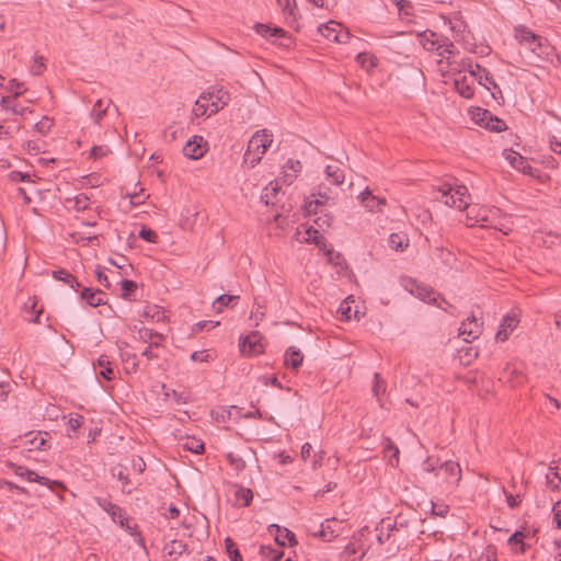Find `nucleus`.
I'll return each mask as SVG.
<instances>
[{
    "label": "nucleus",
    "instance_id": "f257e3e1",
    "mask_svg": "<svg viewBox=\"0 0 561 561\" xmlns=\"http://www.w3.org/2000/svg\"><path fill=\"white\" fill-rule=\"evenodd\" d=\"M401 285L411 295L426 304L435 305L445 311L447 309L446 307L443 306V304H445L446 306H450V304L444 297L437 294L431 286L417 283L413 278L402 277Z\"/></svg>",
    "mask_w": 561,
    "mask_h": 561
},
{
    "label": "nucleus",
    "instance_id": "f03ea898",
    "mask_svg": "<svg viewBox=\"0 0 561 561\" xmlns=\"http://www.w3.org/2000/svg\"><path fill=\"white\" fill-rule=\"evenodd\" d=\"M439 201L450 207L465 210L470 205V195L465 185L454 187L450 183H445L439 187Z\"/></svg>",
    "mask_w": 561,
    "mask_h": 561
},
{
    "label": "nucleus",
    "instance_id": "7ed1b4c3",
    "mask_svg": "<svg viewBox=\"0 0 561 561\" xmlns=\"http://www.w3.org/2000/svg\"><path fill=\"white\" fill-rule=\"evenodd\" d=\"M272 141V135L266 129L257 130L249 140L244 159H250L251 164L255 165L261 161L262 156L271 146Z\"/></svg>",
    "mask_w": 561,
    "mask_h": 561
},
{
    "label": "nucleus",
    "instance_id": "20e7f679",
    "mask_svg": "<svg viewBox=\"0 0 561 561\" xmlns=\"http://www.w3.org/2000/svg\"><path fill=\"white\" fill-rule=\"evenodd\" d=\"M8 467L12 470V472L22 478L25 479L28 482H37L42 485H45L49 489H54V486L59 485L60 483L58 481H51L46 477L37 474L35 471L28 469L25 466L16 465L14 462H8Z\"/></svg>",
    "mask_w": 561,
    "mask_h": 561
},
{
    "label": "nucleus",
    "instance_id": "39448f33",
    "mask_svg": "<svg viewBox=\"0 0 561 561\" xmlns=\"http://www.w3.org/2000/svg\"><path fill=\"white\" fill-rule=\"evenodd\" d=\"M473 118L480 126L491 131L500 133L507 128L504 121L494 116L488 110L477 108V112L473 114Z\"/></svg>",
    "mask_w": 561,
    "mask_h": 561
},
{
    "label": "nucleus",
    "instance_id": "423d86ee",
    "mask_svg": "<svg viewBox=\"0 0 561 561\" xmlns=\"http://www.w3.org/2000/svg\"><path fill=\"white\" fill-rule=\"evenodd\" d=\"M240 351L243 355L252 356L264 351L262 336L257 331H253L245 336H240Z\"/></svg>",
    "mask_w": 561,
    "mask_h": 561
},
{
    "label": "nucleus",
    "instance_id": "0eeeda50",
    "mask_svg": "<svg viewBox=\"0 0 561 561\" xmlns=\"http://www.w3.org/2000/svg\"><path fill=\"white\" fill-rule=\"evenodd\" d=\"M201 99L210 101V111L208 116L216 114L219 110L228 104L230 95L224 89H213L202 93Z\"/></svg>",
    "mask_w": 561,
    "mask_h": 561
},
{
    "label": "nucleus",
    "instance_id": "6e6552de",
    "mask_svg": "<svg viewBox=\"0 0 561 561\" xmlns=\"http://www.w3.org/2000/svg\"><path fill=\"white\" fill-rule=\"evenodd\" d=\"M318 31L323 37L336 43H345L350 37L348 32L343 30L341 24L334 21L321 24Z\"/></svg>",
    "mask_w": 561,
    "mask_h": 561
},
{
    "label": "nucleus",
    "instance_id": "1a4fd4ad",
    "mask_svg": "<svg viewBox=\"0 0 561 561\" xmlns=\"http://www.w3.org/2000/svg\"><path fill=\"white\" fill-rule=\"evenodd\" d=\"M516 38L520 44L529 47V49L536 55H541L543 51L541 49L542 38L531 31L522 27L516 30Z\"/></svg>",
    "mask_w": 561,
    "mask_h": 561
},
{
    "label": "nucleus",
    "instance_id": "9d476101",
    "mask_svg": "<svg viewBox=\"0 0 561 561\" xmlns=\"http://www.w3.org/2000/svg\"><path fill=\"white\" fill-rule=\"evenodd\" d=\"M482 333V323L476 316L467 318L459 328V335L463 336L466 342L478 339Z\"/></svg>",
    "mask_w": 561,
    "mask_h": 561
},
{
    "label": "nucleus",
    "instance_id": "9b49d317",
    "mask_svg": "<svg viewBox=\"0 0 561 561\" xmlns=\"http://www.w3.org/2000/svg\"><path fill=\"white\" fill-rule=\"evenodd\" d=\"M477 79L476 70H470V75H463L459 78L455 79V89L456 91L465 99H470L474 93V81Z\"/></svg>",
    "mask_w": 561,
    "mask_h": 561
},
{
    "label": "nucleus",
    "instance_id": "f8f14e48",
    "mask_svg": "<svg viewBox=\"0 0 561 561\" xmlns=\"http://www.w3.org/2000/svg\"><path fill=\"white\" fill-rule=\"evenodd\" d=\"M206 145L207 142L202 136H194L183 147V153L193 160L201 159L206 152Z\"/></svg>",
    "mask_w": 561,
    "mask_h": 561
},
{
    "label": "nucleus",
    "instance_id": "ddd939ff",
    "mask_svg": "<svg viewBox=\"0 0 561 561\" xmlns=\"http://www.w3.org/2000/svg\"><path fill=\"white\" fill-rule=\"evenodd\" d=\"M519 319L516 313H507L501 321L500 329L496 332V341L504 342L508 334L517 327Z\"/></svg>",
    "mask_w": 561,
    "mask_h": 561
},
{
    "label": "nucleus",
    "instance_id": "4468645a",
    "mask_svg": "<svg viewBox=\"0 0 561 561\" xmlns=\"http://www.w3.org/2000/svg\"><path fill=\"white\" fill-rule=\"evenodd\" d=\"M268 530L271 534H275V541L277 545L284 547L286 541L289 542V546L297 545V540L295 539V534L285 527H280L276 524H272L268 526Z\"/></svg>",
    "mask_w": 561,
    "mask_h": 561
},
{
    "label": "nucleus",
    "instance_id": "2eb2a0df",
    "mask_svg": "<svg viewBox=\"0 0 561 561\" xmlns=\"http://www.w3.org/2000/svg\"><path fill=\"white\" fill-rule=\"evenodd\" d=\"M505 159L510 162V164L523 172L524 174H530L531 167L528 161L518 152L514 150H505L504 151Z\"/></svg>",
    "mask_w": 561,
    "mask_h": 561
},
{
    "label": "nucleus",
    "instance_id": "dca6fc26",
    "mask_svg": "<svg viewBox=\"0 0 561 561\" xmlns=\"http://www.w3.org/2000/svg\"><path fill=\"white\" fill-rule=\"evenodd\" d=\"M561 482V459L552 461L549 466V472L546 474L547 486L551 490H558Z\"/></svg>",
    "mask_w": 561,
    "mask_h": 561
},
{
    "label": "nucleus",
    "instance_id": "f3484780",
    "mask_svg": "<svg viewBox=\"0 0 561 561\" xmlns=\"http://www.w3.org/2000/svg\"><path fill=\"white\" fill-rule=\"evenodd\" d=\"M304 355L299 348L290 346L285 352L284 363L287 367L298 369L302 364Z\"/></svg>",
    "mask_w": 561,
    "mask_h": 561
},
{
    "label": "nucleus",
    "instance_id": "a211bd4d",
    "mask_svg": "<svg viewBox=\"0 0 561 561\" xmlns=\"http://www.w3.org/2000/svg\"><path fill=\"white\" fill-rule=\"evenodd\" d=\"M103 291L100 289H91L84 287L81 291L80 298L84 300L91 307H99L104 304L102 298Z\"/></svg>",
    "mask_w": 561,
    "mask_h": 561
},
{
    "label": "nucleus",
    "instance_id": "6ab92c4d",
    "mask_svg": "<svg viewBox=\"0 0 561 561\" xmlns=\"http://www.w3.org/2000/svg\"><path fill=\"white\" fill-rule=\"evenodd\" d=\"M255 32L261 36L271 39V38H282L285 37L286 32L280 27H272L266 24L257 23L254 26Z\"/></svg>",
    "mask_w": 561,
    "mask_h": 561
},
{
    "label": "nucleus",
    "instance_id": "aec40b11",
    "mask_svg": "<svg viewBox=\"0 0 561 561\" xmlns=\"http://www.w3.org/2000/svg\"><path fill=\"white\" fill-rule=\"evenodd\" d=\"M99 367V375L102 376L105 380H113L115 378V374L113 368L111 367V362L106 355H101L96 364H94V368Z\"/></svg>",
    "mask_w": 561,
    "mask_h": 561
},
{
    "label": "nucleus",
    "instance_id": "412c9836",
    "mask_svg": "<svg viewBox=\"0 0 561 561\" xmlns=\"http://www.w3.org/2000/svg\"><path fill=\"white\" fill-rule=\"evenodd\" d=\"M95 502L102 510H104L112 517L113 522L116 523L117 517H122V508L118 505L108 501L107 499L98 496L95 497Z\"/></svg>",
    "mask_w": 561,
    "mask_h": 561
},
{
    "label": "nucleus",
    "instance_id": "4be33fe9",
    "mask_svg": "<svg viewBox=\"0 0 561 561\" xmlns=\"http://www.w3.org/2000/svg\"><path fill=\"white\" fill-rule=\"evenodd\" d=\"M239 299H240V297L238 295H227V294L220 295L213 302V309L216 312H221L224 310V308L232 307V306L237 305Z\"/></svg>",
    "mask_w": 561,
    "mask_h": 561
},
{
    "label": "nucleus",
    "instance_id": "5701e85b",
    "mask_svg": "<svg viewBox=\"0 0 561 561\" xmlns=\"http://www.w3.org/2000/svg\"><path fill=\"white\" fill-rule=\"evenodd\" d=\"M279 191V185L277 182H271L262 192L261 199L266 205H275L278 201L277 195Z\"/></svg>",
    "mask_w": 561,
    "mask_h": 561
},
{
    "label": "nucleus",
    "instance_id": "b1692460",
    "mask_svg": "<svg viewBox=\"0 0 561 561\" xmlns=\"http://www.w3.org/2000/svg\"><path fill=\"white\" fill-rule=\"evenodd\" d=\"M53 277L57 280H60L67 285H69L71 288H73L76 291L78 290V288L80 287V284L79 282L77 280V278L70 274L69 272H67L66 270L64 268H60V270H57V271H54L53 272Z\"/></svg>",
    "mask_w": 561,
    "mask_h": 561
},
{
    "label": "nucleus",
    "instance_id": "393cba45",
    "mask_svg": "<svg viewBox=\"0 0 561 561\" xmlns=\"http://www.w3.org/2000/svg\"><path fill=\"white\" fill-rule=\"evenodd\" d=\"M383 454L388 456V462L392 467H397L399 465V448L394 445V443L390 438H386V445L383 446Z\"/></svg>",
    "mask_w": 561,
    "mask_h": 561
},
{
    "label": "nucleus",
    "instance_id": "a878e982",
    "mask_svg": "<svg viewBox=\"0 0 561 561\" xmlns=\"http://www.w3.org/2000/svg\"><path fill=\"white\" fill-rule=\"evenodd\" d=\"M312 196H317L316 199L313 201H309L307 202V209L309 211H317V207L320 206V205H323L325 202H328L330 199V195H329V190L328 188H324V191H322L321 187H319V191L318 193H313Z\"/></svg>",
    "mask_w": 561,
    "mask_h": 561
},
{
    "label": "nucleus",
    "instance_id": "bb28decb",
    "mask_svg": "<svg viewBox=\"0 0 561 561\" xmlns=\"http://www.w3.org/2000/svg\"><path fill=\"white\" fill-rule=\"evenodd\" d=\"M436 47L437 48L435 50L443 58L449 59L450 56L455 54V45L447 37L438 39Z\"/></svg>",
    "mask_w": 561,
    "mask_h": 561
},
{
    "label": "nucleus",
    "instance_id": "cd10ccee",
    "mask_svg": "<svg viewBox=\"0 0 561 561\" xmlns=\"http://www.w3.org/2000/svg\"><path fill=\"white\" fill-rule=\"evenodd\" d=\"M187 549V545L182 540H172L165 545L164 550L170 556L176 559L183 554Z\"/></svg>",
    "mask_w": 561,
    "mask_h": 561
},
{
    "label": "nucleus",
    "instance_id": "c85d7f7f",
    "mask_svg": "<svg viewBox=\"0 0 561 561\" xmlns=\"http://www.w3.org/2000/svg\"><path fill=\"white\" fill-rule=\"evenodd\" d=\"M358 198L360 199V203L364 205V207L367 208L368 210L375 209V205L368 204V201L377 202V204H386L385 198L374 196L368 187H366L365 191L358 195Z\"/></svg>",
    "mask_w": 561,
    "mask_h": 561
},
{
    "label": "nucleus",
    "instance_id": "c756f323",
    "mask_svg": "<svg viewBox=\"0 0 561 561\" xmlns=\"http://www.w3.org/2000/svg\"><path fill=\"white\" fill-rule=\"evenodd\" d=\"M327 179L335 185H340L344 182V172L337 167L330 164L325 168Z\"/></svg>",
    "mask_w": 561,
    "mask_h": 561
},
{
    "label": "nucleus",
    "instance_id": "7c9ffc66",
    "mask_svg": "<svg viewBox=\"0 0 561 561\" xmlns=\"http://www.w3.org/2000/svg\"><path fill=\"white\" fill-rule=\"evenodd\" d=\"M476 69L479 72L483 73V76L479 73L477 76L480 84L484 85L488 90H490L491 88L499 89V85L495 83L492 76L486 69L482 68L479 64H476Z\"/></svg>",
    "mask_w": 561,
    "mask_h": 561
},
{
    "label": "nucleus",
    "instance_id": "2f4dec72",
    "mask_svg": "<svg viewBox=\"0 0 561 561\" xmlns=\"http://www.w3.org/2000/svg\"><path fill=\"white\" fill-rule=\"evenodd\" d=\"M278 5L282 8L286 19L289 23L296 21V2L295 0H277Z\"/></svg>",
    "mask_w": 561,
    "mask_h": 561
},
{
    "label": "nucleus",
    "instance_id": "473e14b6",
    "mask_svg": "<svg viewBox=\"0 0 561 561\" xmlns=\"http://www.w3.org/2000/svg\"><path fill=\"white\" fill-rule=\"evenodd\" d=\"M437 35L434 32H424L420 34V43L426 50H435L438 43Z\"/></svg>",
    "mask_w": 561,
    "mask_h": 561
},
{
    "label": "nucleus",
    "instance_id": "72a5a7b5",
    "mask_svg": "<svg viewBox=\"0 0 561 561\" xmlns=\"http://www.w3.org/2000/svg\"><path fill=\"white\" fill-rule=\"evenodd\" d=\"M409 244V239L401 233H391L389 236V245L396 251H403Z\"/></svg>",
    "mask_w": 561,
    "mask_h": 561
},
{
    "label": "nucleus",
    "instance_id": "f704fd0d",
    "mask_svg": "<svg viewBox=\"0 0 561 561\" xmlns=\"http://www.w3.org/2000/svg\"><path fill=\"white\" fill-rule=\"evenodd\" d=\"M234 496L237 502H239L241 506H249L253 499V493L248 488L239 486L236 490Z\"/></svg>",
    "mask_w": 561,
    "mask_h": 561
},
{
    "label": "nucleus",
    "instance_id": "c9c22d12",
    "mask_svg": "<svg viewBox=\"0 0 561 561\" xmlns=\"http://www.w3.org/2000/svg\"><path fill=\"white\" fill-rule=\"evenodd\" d=\"M111 101H107L106 106L104 105L103 100H98L94 104L92 111H91V118L99 124L101 119L106 114L107 106L110 105Z\"/></svg>",
    "mask_w": 561,
    "mask_h": 561
},
{
    "label": "nucleus",
    "instance_id": "e433bc0d",
    "mask_svg": "<svg viewBox=\"0 0 561 561\" xmlns=\"http://www.w3.org/2000/svg\"><path fill=\"white\" fill-rule=\"evenodd\" d=\"M440 470H443L448 477H456V481L460 480L461 469L459 463L454 461H445L440 465Z\"/></svg>",
    "mask_w": 561,
    "mask_h": 561
},
{
    "label": "nucleus",
    "instance_id": "4c0bfd02",
    "mask_svg": "<svg viewBox=\"0 0 561 561\" xmlns=\"http://www.w3.org/2000/svg\"><path fill=\"white\" fill-rule=\"evenodd\" d=\"M225 546L230 561H243L236 542L231 538L225 539Z\"/></svg>",
    "mask_w": 561,
    "mask_h": 561
},
{
    "label": "nucleus",
    "instance_id": "58836bf2",
    "mask_svg": "<svg viewBox=\"0 0 561 561\" xmlns=\"http://www.w3.org/2000/svg\"><path fill=\"white\" fill-rule=\"evenodd\" d=\"M49 434L47 432L45 433H37L34 435V437L30 440V445L34 449L45 450L49 446L47 445Z\"/></svg>",
    "mask_w": 561,
    "mask_h": 561
},
{
    "label": "nucleus",
    "instance_id": "ea45409f",
    "mask_svg": "<svg viewBox=\"0 0 561 561\" xmlns=\"http://www.w3.org/2000/svg\"><path fill=\"white\" fill-rule=\"evenodd\" d=\"M261 554L268 559L270 561H279L284 552L282 550L275 549L271 546H262L260 549Z\"/></svg>",
    "mask_w": 561,
    "mask_h": 561
},
{
    "label": "nucleus",
    "instance_id": "a19ab883",
    "mask_svg": "<svg viewBox=\"0 0 561 561\" xmlns=\"http://www.w3.org/2000/svg\"><path fill=\"white\" fill-rule=\"evenodd\" d=\"M339 313L341 314V320L348 321L353 317L357 318L358 311L355 310L353 312L351 302L346 299V300L341 302V305L339 307Z\"/></svg>",
    "mask_w": 561,
    "mask_h": 561
},
{
    "label": "nucleus",
    "instance_id": "79ce46f5",
    "mask_svg": "<svg viewBox=\"0 0 561 561\" xmlns=\"http://www.w3.org/2000/svg\"><path fill=\"white\" fill-rule=\"evenodd\" d=\"M226 459L228 460L229 465L237 471L241 472L245 468V461L243 458L239 455H236L233 453H228L226 455Z\"/></svg>",
    "mask_w": 561,
    "mask_h": 561
},
{
    "label": "nucleus",
    "instance_id": "37998d69",
    "mask_svg": "<svg viewBox=\"0 0 561 561\" xmlns=\"http://www.w3.org/2000/svg\"><path fill=\"white\" fill-rule=\"evenodd\" d=\"M144 316L157 322L163 321L165 318L164 311L158 306H148L144 311Z\"/></svg>",
    "mask_w": 561,
    "mask_h": 561
},
{
    "label": "nucleus",
    "instance_id": "c03bdc74",
    "mask_svg": "<svg viewBox=\"0 0 561 561\" xmlns=\"http://www.w3.org/2000/svg\"><path fill=\"white\" fill-rule=\"evenodd\" d=\"M374 386H373V393L375 397L379 398V394L380 392H385L386 391V382L385 380L381 378L380 374L379 373H376L374 375ZM379 403H380V407H383V404L381 403V400L378 399Z\"/></svg>",
    "mask_w": 561,
    "mask_h": 561
},
{
    "label": "nucleus",
    "instance_id": "a18cd8bd",
    "mask_svg": "<svg viewBox=\"0 0 561 561\" xmlns=\"http://www.w3.org/2000/svg\"><path fill=\"white\" fill-rule=\"evenodd\" d=\"M525 535L520 530H516L510 538L508 543L512 546H519V552L524 553L526 550V545L524 543Z\"/></svg>",
    "mask_w": 561,
    "mask_h": 561
},
{
    "label": "nucleus",
    "instance_id": "49530a36",
    "mask_svg": "<svg viewBox=\"0 0 561 561\" xmlns=\"http://www.w3.org/2000/svg\"><path fill=\"white\" fill-rule=\"evenodd\" d=\"M356 60L360 64L362 67L366 69L376 67V58L370 54L359 53L356 57Z\"/></svg>",
    "mask_w": 561,
    "mask_h": 561
},
{
    "label": "nucleus",
    "instance_id": "de8ad7c7",
    "mask_svg": "<svg viewBox=\"0 0 561 561\" xmlns=\"http://www.w3.org/2000/svg\"><path fill=\"white\" fill-rule=\"evenodd\" d=\"M68 203H73V208L77 211L85 210L89 207V198L84 194H79L72 199H68Z\"/></svg>",
    "mask_w": 561,
    "mask_h": 561
},
{
    "label": "nucleus",
    "instance_id": "09e8293b",
    "mask_svg": "<svg viewBox=\"0 0 561 561\" xmlns=\"http://www.w3.org/2000/svg\"><path fill=\"white\" fill-rule=\"evenodd\" d=\"M408 527H409V519L405 516H403L402 514H399L396 516L393 524L387 525V529L389 531L399 530V529H403V528H408Z\"/></svg>",
    "mask_w": 561,
    "mask_h": 561
},
{
    "label": "nucleus",
    "instance_id": "8fccbe9b",
    "mask_svg": "<svg viewBox=\"0 0 561 561\" xmlns=\"http://www.w3.org/2000/svg\"><path fill=\"white\" fill-rule=\"evenodd\" d=\"M206 102H207V100H203L201 98L195 102V105L193 108L195 116H197V117L205 116V115L208 116L207 111H208V108L210 110V104H207Z\"/></svg>",
    "mask_w": 561,
    "mask_h": 561
},
{
    "label": "nucleus",
    "instance_id": "3c124183",
    "mask_svg": "<svg viewBox=\"0 0 561 561\" xmlns=\"http://www.w3.org/2000/svg\"><path fill=\"white\" fill-rule=\"evenodd\" d=\"M184 447L194 454H202L204 451V443L195 438L187 439Z\"/></svg>",
    "mask_w": 561,
    "mask_h": 561
},
{
    "label": "nucleus",
    "instance_id": "603ef678",
    "mask_svg": "<svg viewBox=\"0 0 561 561\" xmlns=\"http://www.w3.org/2000/svg\"><path fill=\"white\" fill-rule=\"evenodd\" d=\"M7 90H9L10 92L13 93V98L16 99L19 98L20 95L23 94V92L25 91L23 89V83H21L20 81H18L16 79H11L9 82H8V87H7Z\"/></svg>",
    "mask_w": 561,
    "mask_h": 561
},
{
    "label": "nucleus",
    "instance_id": "864d4df0",
    "mask_svg": "<svg viewBox=\"0 0 561 561\" xmlns=\"http://www.w3.org/2000/svg\"><path fill=\"white\" fill-rule=\"evenodd\" d=\"M137 288V284L134 280L125 279L122 282L123 298L130 300V295Z\"/></svg>",
    "mask_w": 561,
    "mask_h": 561
},
{
    "label": "nucleus",
    "instance_id": "5fc2aeb1",
    "mask_svg": "<svg viewBox=\"0 0 561 561\" xmlns=\"http://www.w3.org/2000/svg\"><path fill=\"white\" fill-rule=\"evenodd\" d=\"M139 238H141L145 241L151 242V243H157V241H158L157 232L154 230L150 229V228H147V227H142L140 229Z\"/></svg>",
    "mask_w": 561,
    "mask_h": 561
},
{
    "label": "nucleus",
    "instance_id": "6e6d98bb",
    "mask_svg": "<svg viewBox=\"0 0 561 561\" xmlns=\"http://www.w3.org/2000/svg\"><path fill=\"white\" fill-rule=\"evenodd\" d=\"M306 232L308 234V240H311L317 245H321V243L324 241L323 236L319 232L318 229L310 227Z\"/></svg>",
    "mask_w": 561,
    "mask_h": 561
},
{
    "label": "nucleus",
    "instance_id": "4d7b16f0",
    "mask_svg": "<svg viewBox=\"0 0 561 561\" xmlns=\"http://www.w3.org/2000/svg\"><path fill=\"white\" fill-rule=\"evenodd\" d=\"M141 336L144 339H154V341H152L150 343V346H159L161 344V341L163 340V335L162 334H159L157 332H152V331H149V330H145L144 334H141Z\"/></svg>",
    "mask_w": 561,
    "mask_h": 561
},
{
    "label": "nucleus",
    "instance_id": "13d9d810",
    "mask_svg": "<svg viewBox=\"0 0 561 561\" xmlns=\"http://www.w3.org/2000/svg\"><path fill=\"white\" fill-rule=\"evenodd\" d=\"M51 126H53L51 121L48 117H44L42 121L36 123L35 128L41 134L45 135L50 130Z\"/></svg>",
    "mask_w": 561,
    "mask_h": 561
},
{
    "label": "nucleus",
    "instance_id": "bf43d9fd",
    "mask_svg": "<svg viewBox=\"0 0 561 561\" xmlns=\"http://www.w3.org/2000/svg\"><path fill=\"white\" fill-rule=\"evenodd\" d=\"M110 152V149L107 146H94L91 149L90 156L94 159L101 158L106 156Z\"/></svg>",
    "mask_w": 561,
    "mask_h": 561
},
{
    "label": "nucleus",
    "instance_id": "052dcab7",
    "mask_svg": "<svg viewBox=\"0 0 561 561\" xmlns=\"http://www.w3.org/2000/svg\"><path fill=\"white\" fill-rule=\"evenodd\" d=\"M45 69V65L43 62V58H36L34 62L30 67V71L35 75L39 76Z\"/></svg>",
    "mask_w": 561,
    "mask_h": 561
},
{
    "label": "nucleus",
    "instance_id": "680f3d73",
    "mask_svg": "<svg viewBox=\"0 0 561 561\" xmlns=\"http://www.w3.org/2000/svg\"><path fill=\"white\" fill-rule=\"evenodd\" d=\"M285 171L290 170L291 174H297L301 171V163L299 160H291L289 159L287 163L285 164Z\"/></svg>",
    "mask_w": 561,
    "mask_h": 561
},
{
    "label": "nucleus",
    "instance_id": "e2e57ef3",
    "mask_svg": "<svg viewBox=\"0 0 561 561\" xmlns=\"http://www.w3.org/2000/svg\"><path fill=\"white\" fill-rule=\"evenodd\" d=\"M327 256H328V261L334 265H341L342 260H343L342 255L339 252H334L333 250H328Z\"/></svg>",
    "mask_w": 561,
    "mask_h": 561
},
{
    "label": "nucleus",
    "instance_id": "0e129e2a",
    "mask_svg": "<svg viewBox=\"0 0 561 561\" xmlns=\"http://www.w3.org/2000/svg\"><path fill=\"white\" fill-rule=\"evenodd\" d=\"M449 511V507L445 504L436 505L432 504V514L440 517H445Z\"/></svg>",
    "mask_w": 561,
    "mask_h": 561
},
{
    "label": "nucleus",
    "instance_id": "69168bd1",
    "mask_svg": "<svg viewBox=\"0 0 561 561\" xmlns=\"http://www.w3.org/2000/svg\"><path fill=\"white\" fill-rule=\"evenodd\" d=\"M504 494H505V497H506L507 505L511 508H515V507H517L520 504V499H519L518 494L517 495H513V494L506 492V490H504Z\"/></svg>",
    "mask_w": 561,
    "mask_h": 561
},
{
    "label": "nucleus",
    "instance_id": "338daca9",
    "mask_svg": "<svg viewBox=\"0 0 561 561\" xmlns=\"http://www.w3.org/2000/svg\"><path fill=\"white\" fill-rule=\"evenodd\" d=\"M82 415L76 414L75 416H71L68 421V426L71 431H77L81 424H82Z\"/></svg>",
    "mask_w": 561,
    "mask_h": 561
},
{
    "label": "nucleus",
    "instance_id": "774afa93",
    "mask_svg": "<svg viewBox=\"0 0 561 561\" xmlns=\"http://www.w3.org/2000/svg\"><path fill=\"white\" fill-rule=\"evenodd\" d=\"M553 519L558 528H561V502L553 506Z\"/></svg>",
    "mask_w": 561,
    "mask_h": 561
}]
</instances>
